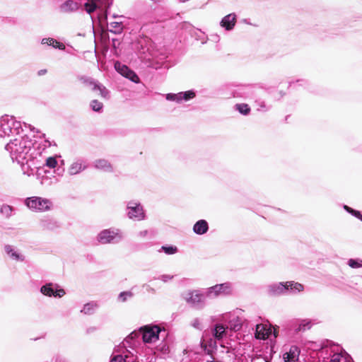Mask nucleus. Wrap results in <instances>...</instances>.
Segmentation results:
<instances>
[{"mask_svg": "<svg viewBox=\"0 0 362 362\" xmlns=\"http://www.w3.org/2000/svg\"><path fill=\"white\" fill-rule=\"evenodd\" d=\"M16 136L6 145L5 148L9 152L12 160L21 166L23 174L30 176L42 166L43 153L52 143L47 139L43 143L34 142L26 134Z\"/></svg>", "mask_w": 362, "mask_h": 362, "instance_id": "1", "label": "nucleus"}, {"mask_svg": "<svg viewBox=\"0 0 362 362\" xmlns=\"http://www.w3.org/2000/svg\"><path fill=\"white\" fill-rule=\"evenodd\" d=\"M23 133L21 122L14 117L6 115L0 117V138L19 136Z\"/></svg>", "mask_w": 362, "mask_h": 362, "instance_id": "2", "label": "nucleus"}, {"mask_svg": "<svg viewBox=\"0 0 362 362\" xmlns=\"http://www.w3.org/2000/svg\"><path fill=\"white\" fill-rule=\"evenodd\" d=\"M303 290V286L301 284L286 281L272 284L268 286L267 292L269 296H279L288 293H297Z\"/></svg>", "mask_w": 362, "mask_h": 362, "instance_id": "3", "label": "nucleus"}, {"mask_svg": "<svg viewBox=\"0 0 362 362\" xmlns=\"http://www.w3.org/2000/svg\"><path fill=\"white\" fill-rule=\"evenodd\" d=\"M96 239L103 245L117 244L124 239V235L119 228H110L101 230L98 234Z\"/></svg>", "mask_w": 362, "mask_h": 362, "instance_id": "4", "label": "nucleus"}, {"mask_svg": "<svg viewBox=\"0 0 362 362\" xmlns=\"http://www.w3.org/2000/svg\"><path fill=\"white\" fill-rule=\"evenodd\" d=\"M24 204L29 209L37 212L49 211L53 206L50 199L35 196L26 198Z\"/></svg>", "mask_w": 362, "mask_h": 362, "instance_id": "5", "label": "nucleus"}, {"mask_svg": "<svg viewBox=\"0 0 362 362\" xmlns=\"http://www.w3.org/2000/svg\"><path fill=\"white\" fill-rule=\"evenodd\" d=\"M185 300L195 309H202L205 306V298L206 297L204 293H201L198 290L187 291L182 294Z\"/></svg>", "mask_w": 362, "mask_h": 362, "instance_id": "6", "label": "nucleus"}, {"mask_svg": "<svg viewBox=\"0 0 362 362\" xmlns=\"http://www.w3.org/2000/svg\"><path fill=\"white\" fill-rule=\"evenodd\" d=\"M126 214L127 217L133 221H143L146 218L143 206L140 202L134 200L127 203Z\"/></svg>", "mask_w": 362, "mask_h": 362, "instance_id": "7", "label": "nucleus"}, {"mask_svg": "<svg viewBox=\"0 0 362 362\" xmlns=\"http://www.w3.org/2000/svg\"><path fill=\"white\" fill-rule=\"evenodd\" d=\"M232 292V284L230 282H225L208 288L205 291V295L208 298H214L220 296L231 295Z\"/></svg>", "mask_w": 362, "mask_h": 362, "instance_id": "8", "label": "nucleus"}, {"mask_svg": "<svg viewBox=\"0 0 362 362\" xmlns=\"http://www.w3.org/2000/svg\"><path fill=\"white\" fill-rule=\"evenodd\" d=\"M140 331L144 343H154L159 339V336L162 332H165L164 329H161L157 325H146L141 327Z\"/></svg>", "mask_w": 362, "mask_h": 362, "instance_id": "9", "label": "nucleus"}, {"mask_svg": "<svg viewBox=\"0 0 362 362\" xmlns=\"http://www.w3.org/2000/svg\"><path fill=\"white\" fill-rule=\"evenodd\" d=\"M78 79L86 86L91 87L93 91L99 90L103 98H109V90L94 78L86 76H78Z\"/></svg>", "mask_w": 362, "mask_h": 362, "instance_id": "10", "label": "nucleus"}, {"mask_svg": "<svg viewBox=\"0 0 362 362\" xmlns=\"http://www.w3.org/2000/svg\"><path fill=\"white\" fill-rule=\"evenodd\" d=\"M40 292L45 296L62 298L65 295V291L54 283H46L40 288Z\"/></svg>", "mask_w": 362, "mask_h": 362, "instance_id": "11", "label": "nucleus"}, {"mask_svg": "<svg viewBox=\"0 0 362 362\" xmlns=\"http://www.w3.org/2000/svg\"><path fill=\"white\" fill-rule=\"evenodd\" d=\"M115 69L119 74L126 78H128L131 81L135 83H139L140 82L138 75L127 65L117 61L115 63Z\"/></svg>", "mask_w": 362, "mask_h": 362, "instance_id": "12", "label": "nucleus"}, {"mask_svg": "<svg viewBox=\"0 0 362 362\" xmlns=\"http://www.w3.org/2000/svg\"><path fill=\"white\" fill-rule=\"evenodd\" d=\"M39 225L42 230L50 231L56 230L61 226L59 221L50 216H44L41 218Z\"/></svg>", "mask_w": 362, "mask_h": 362, "instance_id": "13", "label": "nucleus"}, {"mask_svg": "<svg viewBox=\"0 0 362 362\" xmlns=\"http://www.w3.org/2000/svg\"><path fill=\"white\" fill-rule=\"evenodd\" d=\"M236 21V15L234 13H229L222 18L220 25L226 30L230 31L235 27Z\"/></svg>", "mask_w": 362, "mask_h": 362, "instance_id": "14", "label": "nucleus"}, {"mask_svg": "<svg viewBox=\"0 0 362 362\" xmlns=\"http://www.w3.org/2000/svg\"><path fill=\"white\" fill-rule=\"evenodd\" d=\"M86 168L87 165L84 164L83 160L78 158L71 164L68 169V173L70 175H75L86 169Z\"/></svg>", "mask_w": 362, "mask_h": 362, "instance_id": "15", "label": "nucleus"}, {"mask_svg": "<svg viewBox=\"0 0 362 362\" xmlns=\"http://www.w3.org/2000/svg\"><path fill=\"white\" fill-rule=\"evenodd\" d=\"M115 352H119V354H122L124 358H127V362H134L136 360L137 351L135 348H126L119 349L118 350L115 349Z\"/></svg>", "mask_w": 362, "mask_h": 362, "instance_id": "16", "label": "nucleus"}, {"mask_svg": "<svg viewBox=\"0 0 362 362\" xmlns=\"http://www.w3.org/2000/svg\"><path fill=\"white\" fill-rule=\"evenodd\" d=\"M209 230V224L204 219L197 221L193 226V232L197 235H204Z\"/></svg>", "mask_w": 362, "mask_h": 362, "instance_id": "17", "label": "nucleus"}, {"mask_svg": "<svg viewBox=\"0 0 362 362\" xmlns=\"http://www.w3.org/2000/svg\"><path fill=\"white\" fill-rule=\"evenodd\" d=\"M299 350L296 346H291L289 351L284 354L285 362H296L299 356Z\"/></svg>", "mask_w": 362, "mask_h": 362, "instance_id": "18", "label": "nucleus"}, {"mask_svg": "<svg viewBox=\"0 0 362 362\" xmlns=\"http://www.w3.org/2000/svg\"><path fill=\"white\" fill-rule=\"evenodd\" d=\"M78 5L72 0H66L59 6V10L63 13H71L77 11Z\"/></svg>", "mask_w": 362, "mask_h": 362, "instance_id": "19", "label": "nucleus"}, {"mask_svg": "<svg viewBox=\"0 0 362 362\" xmlns=\"http://www.w3.org/2000/svg\"><path fill=\"white\" fill-rule=\"evenodd\" d=\"M93 166L105 172H112L113 168L110 163L105 159H98L93 162Z\"/></svg>", "mask_w": 362, "mask_h": 362, "instance_id": "20", "label": "nucleus"}, {"mask_svg": "<svg viewBox=\"0 0 362 362\" xmlns=\"http://www.w3.org/2000/svg\"><path fill=\"white\" fill-rule=\"evenodd\" d=\"M4 250L6 253L12 259L23 262L25 257L23 255L18 253L12 245H6L4 247Z\"/></svg>", "mask_w": 362, "mask_h": 362, "instance_id": "21", "label": "nucleus"}, {"mask_svg": "<svg viewBox=\"0 0 362 362\" xmlns=\"http://www.w3.org/2000/svg\"><path fill=\"white\" fill-rule=\"evenodd\" d=\"M330 362H354L351 357L346 352L334 353L332 355Z\"/></svg>", "mask_w": 362, "mask_h": 362, "instance_id": "22", "label": "nucleus"}, {"mask_svg": "<svg viewBox=\"0 0 362 362\" xmlns=\"http://www.w3.org/2000/svg\"><path fill=\"white\" fill-rule=\"evenodd\" d=\"M296 332H304L311 327V321L308 320H301L296 321L293 325Z\"/></svg>", "mask_w": 362, "mask_h": 362, "instance_id": "23", "label": "nucleus"}, {"mask_svg": "<svg viewBox=\"0 0 362 362\" xmlns=\"http://www.w3.org/2000/svg\"><path fill=\"white\" fill-rule=\"evenodd\" d=\"M228 327L221 324H216L213 329V334L215 339L220 340L226 334Z\"/></svg>", "mask_w": 362, "mask_h": 362, "instance_id": "24", "label": "nucleus"}, {"mask_svg": "<svg viewBox=\"0 0 362 362\" xmlns=\"http://www.w3.org/2000/svg\"><path fill=\"white\" fill-rule=\"evenodd\" d=\"M107 30L112 33L119 35L122 34L124 30V25L122 22H111L107 23Z\"/></svg>", "mask_w": 362, "mask_h": 362, "instance_id": "25", "label": "nucleus"}, {"mask_svg": "<svg viewBox=\"0 0 362 362\" xmlns=\"http://www.w3.org/2000/svg\"><path fill=\"white\" fill-rule=\"evenodd\" d=\"M48 42H52V47L54 48H57L60 50L65 49V45L63 43L58 42L52 37H45L41 40L42 45H48Z\"/></svg>", "mask_w": 362, "mask_h": 362, "instance_id": "26", "label": "nucleus"}, {"mask_svg": "<svg viewBox=\"0 0 362 362\" xmlns=\"http://www.w3.org/2000/svg\"><path fill=\"white\" fill-rule=\"evenodd\" d=\"M14 211V208L8 204H4L0 208V213L5 218H10Z\"/></svg>", "mask_w": 362, "mask_h": 362, "instance_id": "27", "label": "nucleus"}, {"mask_svg": "<svg viewBox=\"0 0 362 362\" xmlns=\"http://www.w3.org/2000/svg\"><path fill=\"white\" fill-rule=\"evenodd\" d=\"M229 327L233 331H238L242 327V320L239 317H234L229 321Z\"/></svg>", "mask_w": 362, "mask_h": 362, "instance_id": "28", "label": "nucleus"}, {"mask_svg": "<svg viewBox=\"0 0 362 362\" xmlns=\"http://www.w3.org/2000/svg\"><path fill=\"white\" fill-rule=\"evenodd\" d=\"M267 335V332L265 327L262 324H258L255 327V337L259 339H264Z\"/></svg>", "mask_w": 362, "mask_h": 362, "instance_id": "29", "label": "nucleus"}, {"mask_svg": "<svg viewBox=\"0 0 362 362\" xmlns=\"http://www.w3.org/2000/svg\"><path fill=\"white\" fill-rule=\"evenodd\" d=\"M195 96L196 93L193 90L179 93L180 103L182 101H188L191 99H193Z\"/></svg>", "mask_w": 362, "mask_h": 362, "instance_id": "30", "label": "nucleus"}, {"mask_svg": "<svg viewBox=\"0 0 362 362\" xmlns=\"http://www.w3.org/2000/svg\"><path fill=\"white\" fill-rule=\"evenodd\" d=\"M100 1V0H91L86 2L84 4V7L86 12L90 14L91 13L95 11L98 6V3H99Z\"/></svg>", "mask_w": 362, "mask_h": 362, "instance_id": "31", "label": "nucleus"}, {"mask_svg": "<svg viewBox=\"0 0 362 362\" xmlns=\"http://www.w3.org/2000/svg\"><path fill=\"white\" fill-rule=\"evenodd\" d=\"M98 305L95 303L90 302L84 305L83 309L81 310V313L86 315H92L95 311Z\"/></svg>", "mask_w": 362, "mask_h": 362, "instance_id": "32", "label": "nucleus"}, {"mask_svg": "<svg viewBox=\"0 0 362 362\" xmlns=\"http://www.w3.org/2000/svg\"><path fill=\"white\" fill-rule=\"evenodd\" d=\"M255 106L257 107V110L259 112H267L269 111L272 106L267 105L265 101L262 99L256 100L255 102Z\"/></svg>", "mask_w": 362, "mask_h": 362, "instance_id": "33", "label": "nucleus"}, {"mask_svg": "<svg viewBox=\"0 0 362 362\" xmlns=\"http://www.w3.org/2000/svg\"><path fill=\"white\" fill-rule=\"evenodd\" d=\"M235 108L243 115H247L250 112V107L246 103L236 104Z\"/></svg>", "mask_w": 362, "mask_h": 362, "instance_id": "34", "label": "nucleus"}, {"mask_svg": "<svg viewBox=\"0 0 362 362\" xmlns=\"http://www.w3.org/2000/svg\"><path fill=\"white\" fill-rule=\"evenodd\" d=\"M343 208L346 212H348L349 214H351L352 216L362 221V214L359 211L354 209L345 204L343 206Z\"/></svg>", "mask_w": 362, "mask_h": 362, "instance_id": "35", "label": "nucleus"}, {"mask_svg": "<svg viewBox=\"0 0 362 362\" xmlns=\"http://www.w3.org/2000/svg\"><path fill=\"white\" fill-rule=\"evenodd\" d=\"M45 164L46 166L49 168H54L57 165V160L55 157H48L45 160L43 159V165Z\"/></svg>", "mask_w": 362, "mask_h": 362, "instance_id": "36", "label": "nucleus"}, {"mask_svg": "<svg viewBox=\"0 0 362 362\" xmlns=\"http://www.w3.org/2000/svg\"><path fill=\"white\" fill-rule=\"evenodd\" d=\"M90 106L93 111L98 112H101L103 108V104L98 100H93L90 103Z\"/></svg>", "mask_w": 362, "mask_h": 362, "instance_id": "37", "label": "nucleus"}, {"mask_svg": "<svg viewBox=\"0 0 362 362\" xmlns=\"http://www.w3.org/2000/svg\"><path fill=\"white\" fill-rule=\"evenodd\" d=\"M141 335V332L140 330L139 332L134 331L123 340V344H126L128 340L136 341Z\"/></svg>", "mask_w": 362, "mask_h": 362, "instance_id": "38", "label": "nucleus"}, {"mask_svg": "<svg viewBox=\"0 0 362 362\" xmlns=\"http://www.w3.org/2000/svg\"><path fill=\"white\" fill-rule=\"evenodd\" d=\"M161 250L167 255H173L177 252V247L173 245H165L161 247Z\"/></svg>", "mask_w": 362, "mask_h": 362, "instance_id": "39", "label": "nucleus"}, {"mask_svg": "<svg viewBox=\"0 0 362 362\" xmlns=\"http://www.w3.org/2000/svg\"><path fill=\"white\" fill-rule=\"evenodd\" d=\"M134 296L132 291H122L118 296V300L121 302H125L128 298H132Z\"/></svg>", "mask_w": 362, "mask_h": 362, "instance_id": "40", "label": "nucleus"}, {"mask_svg": "<svg viewBox=\"0 0 362 362\" xmlns=\"http://www.w3.org/2000/svg\"><path fill=\"white\" fill-rule=\"evenodd\" d=\"M348 264L351 268H359L362 267V260L350 259L348 261Z\"/></svg>", "mask_w": 362, "mask_h": 362, "instance_id": "41", "label": "nucleus"}, {"mask_svg": "<svg viewBox=\"0 0 362 362\" xmlns=\"http://www.w3.org/2000/svg\"><path fill=\"white\" fill-rule=\"evenodd\" d=\"M165 98L170 101H175L177 103H180L179 93H168L165 95Z\"/></svg>", "mask_w": 362, "mask_h": 362, "instance_id": "42", "label": "nucleus"}, {"mask_svg": "<svg viewBox=\"0 0 362 362\" xmlns=\"http://www.w3.org/2000/svg\"><path fill=\"white\" fill-rule=\"evenodd\" d=\"M127 360L122 354H117L111 357L110 362H127Z\"/></svg>", "mask_w": 362, "mask_h": 362, "instance_id": "43", "label": "nucleus"}, {"mask_svg": "<svg viewBox=\"0 0 362 362\" xmlns=\"http://www.w3.org/2000/svg\"><path fill=\"white\" fill-rule=\"evenodd\" d=\"M136 341L128 340L126 344H123V341L121 343L119 349H126V348H135L137 344Z\"/></svg>", "mask_w": 362, "mask_h": 362, "instance_id": "44", "label": "nucleus"}, {"mask_svg": "<svg viewBox=\"0 0 362 362\" xmlns=\"http://www.w3.org/2000/svg\"><path fill=\"white\" fill-rule=\"evenodd\" d=\"M191 325L197 329H199V330L202 329V325L201 321L199 318L193 319L192 321L191 322Z\"/></svg>", "mask_w": 362, "mask_h": 362, "instance_id": "45", "label": "nucleus"}, {"mask_svg": "<svg viewBox=\"0 0 362 362\" xmlns=\"http://www.w3.org/2000/svg\"><path fill=\"white\" fill-rule=\"evenodd\" d=\"M174 278L173 275L170 274H163L158 277V279H160L164 283H166Z\"/></svg>", "mask_w": 362, "mask_h": 362, "instance_id": "46", "label": "nucleus"}, {"mask_svg": "<svg viewBox=\"0 0 362 362\" xmlns=\"http://www.w3.org/2000/svg\"><path fill=\"white\" fill-rule=\"evenodd\" d=\"M298 83L299 86H305L308 84V81L305 79H298L296 82L294 81H291L289 82V86H293L295 83Z\"/></svg>", "mask_w": 362, "mask_h": 362, "instance_id": "47", "label": "nucleus"}, {"mask_svg": "<svg viewBox=\"0 0 362 362\" xmlns=\"http://www.w3.org/2000/svg\"><path fill=\"white\" fill-rule=\"evenodd\" d=\"M120 44V42L118 39L112 38V46L115 49H117Z\"/></svg>", "mask_w": 362, "mask_h": 362, "instance_id": "48", "label": "nucleus"}, {"mask_svg": "<svg viewBox=\"0 0 362 362\" xmlns=\"http://www.w3.org/2000/svg\"><path fill=\"white\" fill-rule=\"evenodd\" d=\"M252 362H268V361L266 358L259 356L253 358Z\"/></svg>", "mask_w": 362, "mask_h": 362, "instance_id": "49", "label": "nucleus"}, {"mask_svg": "<svg viewBox=\"0 0 362 362\" xmlns=\"http://www.w3.org/2000/svg\"><path fill=\"white\" fill-rule=\"evenodd\" d=\"M25 127H28L30 130L33 132L40 133V131L38 129H36L33 126L30 124H27L26 123H24Z\"/></svg>", "mask_w": 362, "mask_h": 362, "instance_id": "50", "label": "nucleus"}, {"mask_svg": "<svg viewBox=\"0 0 362 362\" xmlns=\"http://www.w3.org/2000/svg\"><path fill=\"white\" fill-rule=\"evenodd\" d=\"M148 234V230H141L140 231L139 233H138V235L141 238H144L146 235H147Z\"/></svg>", "mask_w": 362, "mask_h": 362, "instance_id": "51", "label": "nucleus"}, {"mask_svg": "<svg viewBox=\"0 0 362 362\" xmlns=\"http://www.w3.org/2000/svg\"><path fill=\"white\" fill-rule=\"evenodd\" d=\"M55 362H67L64 358H62L61 357H57L55 358Z\"/></svg>", "mask_w": 362, "mask_h": 362, "instance_id": "52", "label": "nucleus"}, {"mask_svg": "<svg viewBox=\"0 0 362 362\" xmlns=\"http://www.w3.org/2000/svg\"><path fill=\"white\" fill-rule=\"evenodd\" d=\"M47 72V70L46 69H42L39 71V75H42V74H45V73Z\"/></svg>", "mask_w": 362, "mask_h": 362, "instance_id": "53", "label": "nucleus"}, {"mask_svg": "<svg viewBox=\"0 0 362 362\" xmlns=\"http://www.w3.org/2000/svg\"><path fill=\"white\" fill-rule=\"evenodd\" d=\"M103 18V21H106L107 20V11L105 12V13L103 16L102 17Z\"/></svg>", "mask_w": 362, "mask_h": 362, "instance_id": "54", "label": "nucleus"}, {"mask_svg": "<svg viewBox=\"0 0 362 362\" xmlns=\"http://www.w3.org/2000/svg\"><path fill=\"white\" fill-rule=\"evenodd\" d=\"M40 137H42V138H45V134H42V136Z\"/></svg>", "mask_w": 362, "mask_h": 362, "instance_id": "55", "label": "nucleus"}, {"mask_svg": "<svg viewBox=\"0 0 362 362\" xmlns=\"http://www.w3.org/2000/svg\"><path fill=\"white\" fill-rule=\"evenodd\" d=\"M48 45H49V46H52V42H48Z\"/></svg>", "mask_w": 362, "mask_h": 362, "instance_id": "56", "label": "nucleus"}, {"mask_svg": "<svg viewBox=\"0 0 362 362\" xmlns=\"http://www.w3.org/2000/svg\"><path fill=\"white\" fill-rule=\"evenodd\" d=\"M280 94L281 96H283L284 95V93L282 91L280 92Z\"/></svg>", "mask_w": 362, "mask_h": 362, "instance_id": "57", "label": "nucleus"}, {"mask_svg": "<svg viewBox=\"0 0 362 362\" xmlns=\"http://www.w3.org/2000/svg\"><path fill=\"white\" fill-rule=\"evenodd\" d=\"M118 16L117 15H113V18H117Z\"/></svg>", "mask_w": 362, "mask_h": 362, "instance_id": "58", "label": "nucleus"}]
</instances>
